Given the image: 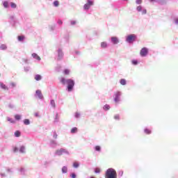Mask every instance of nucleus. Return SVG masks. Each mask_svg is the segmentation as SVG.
I'll list each match as a JSON object with an SVG mask.
<instances>
[{
	"instance_id": "34",
	"label": "nucleus",
	"mask_w": 178,
	"mask_h": 178,
	"mask_svg": "<svg viewBox=\"0 0 178 178\" xmlns=\"http://www.w3.org/2000/svg\"><path fill=\"white\" fill-rule=\"evenodd\" d=\"M51 106H53V108H55V100L51 101Z\"/></svg>"
},
{
	"instance_id": "20",
	"label": "nucleus",
	"mask_w": 178,
	"mask_h": 178,
	"mask_svg": "<svg viewBox=\"0 0 178 178\" xmlns=\"http://www.w3.org/2000/svg\"><path fill=\"white\" fill-rule=\"evenodd\" d=\"M71 133L74 134V133H77V127H74L71 129Z\"/></svg>"
},
{
	"instance_id": "35",
	"label": "nucleus",
	"mask_w": 178,
	"mask_h": 178,
	"mask_svg": "<svg viewBox=\"0 0 178 178\" xmlns=\"http://www.w3.org/2000/svg\"><path fill=\"white\" fill-rule=\"evenodd\" d=\"M73 166H74V168H79V163H77V162L74 163Z\"/></svg>"
},
{
	"instance_id": "8",
	"label": "nucleus",
	"mask_w": 178,
	"mask_h": 178,
	"mask_svg": "<svg viewBox=\"0 0 178 178\" xmlns=\"http://www.w3.org/2000/svg\"><path fill=\"white\" fill-rule=\"evenodd\" d=\"M67 152L66 151V149H60L59 150H57L56 151V154L58 155V156H60V155H63V154Z\"/></svg>"
},
{
	"instance_id": "13",
	"label": "nucleus",
	"mask_w": 178,
	"mask_h": 178,
	"mask_svg": "<svg viewBox=\"0 0 178 178\" xmlns=\"http://www.w3.org/2000/svg\"><path fill=\"white\" fill-rule=\"evenodd\" d=\"M103 109L104 111H109L111 109V106L108 104H106L104 106Z\"/></svg>"
},
{
	"instance_id": "48",
	"label": "nucleus",
	"mask_w": 178,
	"mask_h": 178,
	"mask_svg": "<svg viewBox=\"0 0 178 178\" xmlns=\"http://www.w3.org/2000/svg\"><path fill=\"white\" fill-rule=\"evenodd\" d=\"M175 23L178 24V18L175 19Z\"/></svg>"
},
{
	"instance_id": "30",
	"label": "nucleus",
	"mask_w": 178,
	"mask_h": 178,
	"mask_svg": "<svg viewBox=\"0 0 178 178\" xmlns=\"http://www.w3.org/2000/svg\"><path fill=\"white\" fill-rule=\"evenodd\" d=\"M54 6H56V7L59 6V1H55L54 2Z\"/></svg>"
},
{
	"instance_id": "1",
	"label": "nucleus",
	"mask_w": 178,
	"mask_h": 178,
	"mask_svg": "<svg viewBox=\"0 0 178 178\" xmlns=\"http://www.w3.org/2000/svg\"><path fill=\"white\" fill-rule=\"evenodd\" d=\"M60 83L63 85L67 84V90L69 92L72 91V90H73V87H74V81L72 79L65 80V78H61Z\"/></svg>"
},
{
	"instance_id": "16",
	"label": "nucleus",
	"mask_w": 178,
	"mask_h": 178,
	"mask_svg": "<svg viewBox=\"0 0 178 178\" xmlns=\"http://www.w3.org/2000/svg\"><path fill=\"white\" fill-rule=\"evenodd\" d=\"M24 124H26V126H29V124H30V120L29 119H25L24 120Z\"/></svg>"
},
{
	"instance_id": "45",
	"label": "nucleus",
	"mask_w": 178,
	"mask_h": 178,
	"mask_svg": "<svg viewBox=\"0 0 178 178\" xmlns=\"http://www.w3.org/2000/svg\"><path fill=\"white\" fill-rule=\"evenodd\" d=\"M71 24H72V25L76 24V21L71 22Z\"/></svg>"
},
{
	"instance_id": "22",
	"label": "nucleus",
	"mask_w": 178,
	"mask_h": 178,
	"mask_svg": "<svg viewBox=\"0 0 178 178\" xmlns=\"http://www.w3.org/2000/svg\"><path fill=\"white\" fill-rule=\"evenodd\" d=\"M24 35H19L18 36V41H23L24 40Z\"/></svg>"
},
{
	"instance_id": "43",
	"label": "nucleus",
	"mask_w": 178,
	"mask_h": 178,
	"mask_svg": "<svg viewBox=\"0 0 178 178\" xmlns=\"http://www.w3.org/2000/svg\"><path fill=\"white\" fill-rule=\"evenodd\" d=\"M71 177H72V178H76V174L72 173V174L71 175Z\"/></svg>"
},
{
	"instance_id": "44",
	"label": "nucleus",
	"mask_w": 178,
	"mask_h": 178,
	"mask_svg": "<svg viewBox=\"0 0 178 178\" xmlns=\"http://www.w3.org/2000/svg\"><path fill=\"white\" fill-rule=\"evenodd\" d=\"M142 13L143 15H147V10H143Z\"/></svg>"
},
{
	"instance_id": "11",
	"label": "nucleus",
	"mask_w": 178,
	"mask_h": 178,
	"mask_svg": "<svg viewBox=\"0 0 178 178\" xmlns=\"http://www.w3.org/2000/svg\"><path fill=\"white\" fill-rule=\"evenodd\" d=\"M0 87H1V88H2L3 90H9V88H8V86H6V85L3 84V83H0Z\"/></svg>"
},
{
	"instance_id": "36",
	"label": "nucleus",
	"mask_w": 178,
	"mask_h": 178,
	"mask_svg": "<svg viewBox=\"0 0 178 178\" xmlns=\"http://www.w3.org/2000/svg\"><path fill=\"white\" fill-rule=\"evenodd\" d=\"M136 3L138 4V5H140V4H141L142 3H143V0H136Z\"/></svg>"
},
{
	"instance_id": "40",
	"label": "nucleus",
	"mask_w": 178,
	"mask_h": 178,
	"mask_svg": "<svg viewBox=\"0 0 178 178\" xmlns=\"http://www.w3.org/2000/svg\"><path fill=\"white\" fill-rule=\"evenodd\" d=\"M75 117H76V118H80V113H75Z\"/></svg>"
},
{
	"instance_id": "26",
	"label": "nucleus",
	"mask_w": 178,
	"mask_h": 178,
	"mask_svg": "<svg viewBox=\"0 0 178 178\" xmlns=\"http://www.w3.org/2000/svg\"><path fill=\"white\" fill-rule=\"evenodd\" d=\"M10 5H11V8H13V9H16V8H17V5H16V3H10Z\"/></svg>"
},
{
	"instance_id": "31",
	"label": "nucleus",
	"mask_w": 178,
	"mask_h": 178,
	"mask_svg": "<svg viewBox=\"0 0 178 178\" xmlns=\"http://www.w3.org/2000/svg\"><path fill=\"white\" fill-rule=\"evenodd\" d=\"M136 9L138 12H141V10H143V7L141 6H138Z\"/></svg>"
},
{
	"instance_id": "32",
	"label": "nucleus",
	"mask_w": 178,
	"mask_h": 178,
	"mask_svg": "<svg viewBox=\"0 0 178 178\" xmlns=\"http://www.w3.org/2000/svg\"><path fill=\"white\" fill-rule=\"evenodd\" d=\"M70 73V71L69 70H64V74L67 75Z\"/></svg>"
},
{
	"instance_id": "12",
	"label": "nucleus",
	"mask_w": 178,
	"mask_h": 178,
	"mask_svg": "<svg viewBox=\"0 0 178 178\" xmlns=\"http://www.w3.org/2000/svg\"><path fill=\"white\" fill-rule=\"evenodd\" d=\"M41 79H42V76L40 74H37L35 76V80H36V81H40Z\"/></svg>"
},
{
	"instance_id": "24",
	"label": "nucleus",
	"mask_w": 178,
	"mask_h": 178,
	"mask_svg": "<svg viewBox=\"0 0 178 178\" xmlns=\"http://www.w3.org/2000/svg\"><path fill=\"white\" fill-rule=\"evenodd\" d=\"M7 120H8V122H10V123H15V120H13V119L10 118L9 117L7 118Z\"/></svg>"
},
{
	"instance_id": "18",
	"label": "nucleus",
	"mask_w": 178,
	"mask_h": 178,
	"mask_svg": "<svg viewBox=\"0 0 178 178\" xmlns=\"http://www.w3.org/2000/svg\"><path fill=\"white\" fill-rule=\"evenodd\" d=\"M58 57L60 58V59L63 57V53L60 49L58 50Z\"/></svg>"
},
{
	"instance_id": "39",
	"label": "nucleus",
	"mask_w": 178,
	"mask_h": 178,
	"mask_svg": "<svg viewBox=\"0 0 178 178\" xmlns=\"http://www.w3.org/2000/svg\"><path fill=\"white\" fill-rule=\"evenodd\" d=\"M13 151H14V152H17V151H19V149L15 147L13 148Z\"/></svg>"
},
{
	"instance_id": "49",
	"label": "nucleus",
	"mask_w": 178,
	"mask_h": 178,
	"mask_svg": "<svg viewBox=\"0 0 178 178\" xmlns=\"http://www.w3.org/2000/svg\"><path fill=\"white\" fill-rule=\"evenodd\" d=\"M35 115L36 117H38V113H35Z\"/></svg>"
},
{
	"instance_id": "25",
	"label": "nucleus",
	"mask_w": 178,
	"mask_h": 178,
	"mask_svg": "<svg viewBox=\"0 0 178 178\" xmlns=\"http://www.w3.org/2000/svg\"><path fill=\"white\" fill-rule=\"evenodd\" d=\"M95 151H98V152L101 151V146H99V145L95 146Z\"/></svg>"
},
{
	"instance_id": "2",
	"label": "nucleus",
	"mask_w": 178,
	"mask_h": 178,
	"mask_svg": "<svg viewBox=\"0 0 178 178\" xmlns=\"http://www.w3.org/2000/svg\"><path fill=\"white\" fill-rule=\"evenodd\" d=\"M105 178H118L116 170L113 168H108L106 172Z\"/></svg>"
},
{
	"instance_id": "37",
	"label": "nucleus",
	"mask_w": 178,
	"mask_h": 178,
	"mask_svg": "<svg viewBox=\"0 0 178 178\" xmlns=\"http://www.w3.org/2000/svg\"><path fill=\"white\" fill-rule=\"evenodd\" d=\"M132 63H133V65H138V61H137V60H133Z\"/></svg>"
},
{
	"instance_id": "46",
	"label": "nucleus",
	"mask_w": 178,
	"mask_h": 178,
	"mask_svg": "<svg viewBox=\"0 0 178 178\" xmlns=\"http://www.w3.org/2000/svg\"><path fill=\"white\" fill-rule=\"evenodd\" d=\"M11 86H12L13 87H15V86H16V84H15V83H11Z\"/></svg>"
},
{
	"instance_id": "4",
	"label": "nucleus",
	"mask_w": 178,
	"mask_h": 178,
	"mask_svg": "<svg viewBox=\"0 0 178 178\" xmlns=\"http://www.w3.org/2000/svg\"><path fill=\"white\" fill-rule=\"evenodd\" d=\"M92 5H94V1L88 0L87 3H86L83 6V9H85V10H88V9H90L91 8V6H92Z\"/></svg>"
},
{
	"instance_id": "28",
	"label": "nucleus",
	"mask_w": 178,
	"mask_h": 178,
	"mask_svg": "<svg viewBox=\"0 0 178 178\" xmlns=\"http://www.w3.org/2000/svg\"><path fill=\"white\" fill-rule=\"evenodd\" d=\"M145 133L146 134H151V130L150 129H145Z\"/></svg>"
},
{
	"instance_id": "21",
	"label": "nucleus",
	"mask_w": 178,
	"mask_h": 178,
	"mask_svg": "<svg viewBox=\"0 0 178 178\" xmlns=\"http://www.w3.org/2000/svg\"><path fill=\"white\" fill-rule=\"evenodd\" d=\"M21 134H22L20 133L19 131H16L15 132V136L16 137H20Z\"/></svg>"
},
{
	"instance_id": "9",
	"label": "nucleus",
	"mask_w": 178,
	"mask_h": 178,
	"mask_svg": "<svg viewBox=\"0 0 178 178\" xmlns=\"http://www.w3.org/2000/svg\"><path fill=\"white\" fill-rule=\"evenodd\" d=\"M111 42H113V44H116L119 42V39L116 37H112Z\"/></svg>"
},
{
	"instance_id": "5",
	"label": "nucleus",
	"mask_w": 178,
	"mask_h": 178,
	"mask_svg": "<svg viewBox=\"0 0 178 178\" xmlns=\"http://www.w3.org/2000/svg\"><path fill=\"white\" fill-rule=\"evenodd\" d=\"M120 95H122V93L120 92H116L114 94V101L116 104L120 101Z\"/></svg>"
},
{
	"instance_id": "29",
	"label": "nucleus",
	"mask_w": 178,
	"mask_h": 178,
	"mask_svg": "<svg viewBox=\"0 0 178 178\" xmlns=\"http://www.w3.org/2000/svg\"><path fill=\"white\" fill-rule=\"evenodd\" d=\"M101 172V169L99 168H97L95 169V173H100Z\"/></svg>"
},
{
	"instance_id": "33",
	"label": "nucleus",
	"mask_w": 178,
	"mask_h": 178,
	"mask_svg": "<svg viewBox=\"0 0 178 178\" xmlns=\"http://www.w3.org/2000/svg\"><path fill=\"white\" fill-rule=\"evenodd\" d=\"M160 3H161V5H163L165 3H166V0H159Z\"/></svg>"
},
{
	"instance_id": "19",
	"label": "nucleus",
	"mask_w": 178,
	"mask_h": 178,
	"mask_svg": "<svg viewBox=\"0 0 178 178\" xmlns=\"http://www.w3.org/2000/svg\"><path fill=\"white\" fill-rule=\"evenodd\" d=\"M15 120H20V119H22V115L17 114L15 115Z\"/></svg>"
},
{
	"instance_id": "38",
	"label": "nucleus",
	"mask_w": 178,
	"mask_h": 178,
	"mask_svg": "<svg viewBox=\"0 0 178 178\" xmlns=\"http://www.w3.org/2000/svg\"><path fill=\"white\" fill-rule=\"evenodd\" d=\"M1 49H6V45L2 44V45L1 46Z\"/></svg>"
},
{
	"instance_id": "7",
	"label": "nucleus",
	"mask_w": 178,
	"mask_h": 178,
	"mask_svg": "<svg viewBox=\"0 0 178 178\" xmlns=\"http://www.w3.org/2000/svg\"><path fill=\"white\" fill-rule=\"evenodd\" d=\"M35 97H38L40 99H42L44 98V96L42 95V92L40 90H37L35 92Z\"/></svg>"
},
{
	"instance_id": "17",
	"label": "nucleus",
	"mask_w": 178,
	"mask_h": 178,
	"mask_svg": "<svg viewBox=\"0 0 178 178\" xmlns=\"http://www.w3.org/2000/svg\"><path fill=\"white\" fill-rule=\"evenodd\" d=\"M62 172H63V173H67V167L63 166V167L62 168Z\"/></svg>"
},
{
	"instance_id": "41",
	"label": "nucleus",
	"mask_w": 178,
	"mask_h": 178,
	"mask_svg": "<svg viewBox=\"0 0 178 178\" xmlns=\"http://www.w3.org/2000/svg\"><path fill=\"white\" fill-rule=\"evenodd\" d=\"M54 138H58V134H56V132H54Z\"/></svg>"
},
{
	"instance_id": "42",
	"label": "nucleus",
	"mask_w": 178,
	"mask_h": 178,
	"mask_svg": "<svg viewBox=\"0 0 178 178\" xmlns=\"http://www.w3.org/2000/svg\"><path fill=\"white\" fill-rule=\"evenodd\" d=\"M114 119L119 120V115H116L114 116Z\"/></svg>"
},
{
	"instance_id": "6",
	"label": "nucleus",
	"mask_w": 178,
	"mask_h": 178,
	"mask_svg": "<svg viewBox=\"0 0 178 178\" xmlns=\"http://www.w3.org/2000/svg\"><path fill=\"white\" fill-rule=\"evenodd\" d=\"M147 54H148V49H147L146 47L142 48L140 51V56H147Z\"/></svg>"
},
{
	"instance_id": "10",
	"label": "nucleus",
	"mask_w": 178,
	"mask_h": 178,
	"mask_svg": "<svg viewBox=\"0 0 178 178\" xmlns=\"http://www.w3.org/2000/svg\"><path fill=\"white\" fill-rule=\"evenodd\" d=\"M32 56H33V58H34L35 59H37V60H41V58L39 57V56H38V54H35V53H33V54H32Z\"/></svg>"
},
{
	"instance_id": "47",
	"label": "nucleus",
	"mask_w": 178,
	"mask_h": 178,
	"mask_svg": "<svg viewBox=\"0 0 178 178\" xmlns=\"http://www.w3.org/2000/svg\"><path fill=\"white\" fill-rule=\"evenodd\" d=\"M58 24H63V22L62 21H58Z\"/></svg>"
},
{
	"instance_id": "14",
	"label": "nucleus",
	"mask_w": 178,
	"mask_h": 178,
	"mask_svg": "<svg viewBox=\"0 0 178 178\" xmlns=\"http://www.w3.org/2000/svg\"><path fill=\"white\" fill-rule=\"evenodd\" d=\"M120 84H121L122 86H126V79H120Z\"/></svg>"
},
{
	"instance_id": "23",
	"label": "nucleus",
	"mask_w": 178,
	"mask_h": 178,
	"mask_svg": "<svg viewBox=\"0 0 178 178\" xmlns=\"http://www.w3.org/2000/svg\"><path fill=\"white\" fill-rule=\"evenodd\" d=\"M3 5L4 8H8L9 7V3L8 1H4L3 3Z\"/></svg>"
},
{
	"instance_id": "15",
	"label": "nucleus",
	"mask_w": 178,
	"mask_h": 178,
	"mask_svg": "<svg viewBox=\"0 0 178 178\" xmlns=\"http://www.w3.org/2000/svg\"><path fill=\"white\" fill-rule=\"evenodd\" d=\"M102 48H106L108 47V44L106 42H103L101 43Z\"/></svg>"
},
{
	"instance_id": "3",
	"label": "nucleus",
	"mask_w": 178,
	"mask_h": 178,
	"mask_svg": "<svg viewBox=\"0 0 178 178\" xmlns=\"http://www.w3.org/2000/svg\"><path fill=\"white\" fill-rule=\"evenodd\" d=\"M136 40H137V36L134 34H131L127 37L126 41L129 44H133Z\"/></svg>"
},
{
	"instance_id": "27",
	"label": "nucleus",
	"mask_w": 178,
	"mask_h": 178,
	"mask_svg": "<svg viewBox=\"0 0 178 178\" xmlns=\"http://www.w3.org/2000/svg\"><path fill=\"white\" fill-rule=\"evenodd\" d=\"M25 150H26V148L24 147V146H22L19 149V152L22 153H24Z\"/></svg>"
}]
</instances>
